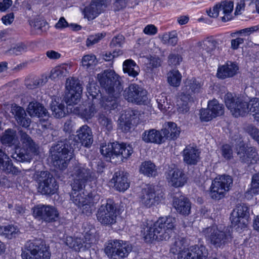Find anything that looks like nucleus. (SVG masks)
<instances>
[{
	"label": "nucleus",
	"instance_id": "nucleus-1",
	"mask_svg": "<svg viewBox=\"0 0 259 259\" xmlns=\"http://www.w3.org/2000/svg\"><path fill=\"white\" fill-rule=\"evenodd\" d=\"M76 133L75 136H70L64 141H58L52 147L53 163L57 168L65 169L72 158L75 149H79L81 145L89 147L93 143L92 130L88 125L85 124L81 126Z\"/></svg>",
	"mask_w": 259,
	"mask_h": 259
},
{
	"label": "nucleus",
	"instance_id": "nucleus-2",
	"mask_svg": "<svg viewBox=\"0 0 259 259\" xmlns=\"http://www.w3.org/2000/svg\"><path fill=\"white\" fill-rule=\"evenodd\" d=\"M100 85L107 95L101 97V105L105 110H113L118 106V99L123 91L119 76L114 71L105 70L98 74Z\"/></svg>",
	"mask_w": 259,
	"mask_h": 259
},
{
	"label": "nucleus",
	"instance_id": "nucleus-3",
	"mask_svg": "<svg viewBox=\"0 0 259 259\" xmlns=\"http://www.w3.org/2000/svg\"><path fill=\"white\" fill-rule=\"evenodd\" d=\"M176 219L171 217L159 218L150 227H146L141 230V234L147 242L153 240H168L175 227Z\"/></svg>",
	"mask_w": 259,
	"mask_h": 259
},
{
	"label": "nucleus",
	"instance_id": "nucleus-4",
	"mask_svg": "<svg viewBox=\"0 0 259 259\" xmlns=\"http://www.w3.org/2000/svg\"><path fill=\"white\" fill-rule=\"evenodd\" d=\"M186 240L184 238L178 237L175 239L172 244L170 251L174 254H178V259H206L208 250L202 244L190 246L185 250Z\"/></svg>",
	"mask_w": 259,
	"mask_h": 259
},
{
	"label": "nucleus",
	"instance_id": "nucleus-5",
	"mask_svg": "<svg viewBox=\"0 0 259 259\" xmlns=\"http://www.w3.org/2000/svg\"><path fill=\"white\" fill-rule=\"evenodd\" d=\"M201 233L206 241L217 249H223L232 241V237L229 232L219 229L217 226L204 228Z\"/></svg>",
	"mask_w": 259,
	"mask_h": 259
},
{
	"label": "nucleus",
	"instance_id": "nucleus-6",
	"mask_svg": "<svg viewBox=\"0 0 259 259\" xmlns=\"http://www.w3.org/2000/svg\"><path fill=\"white\" fill-rule=\"evenodd\" d=\"M20 133L22 148L18 152L16 151L13 155V158L19 161H30L34 156L38 154V145L27 134L22 131H20Z\"/></svg>",
	"mask_w": 259,
	"mask_h": 259
},
{
	"label": "nucleus",
	"instance_id": "nucleus-7",
	"mask_svg": "<svg viewBox=\"0 0 259 259\" xmlns=\"http://www.w3.org/2000/svg\"><path fill=\"white\" fill-rule=\"evenodd\" d=\"M21 256L23 259H50L51 253L42 240H34L26 242Z\"/></svg>",
	"mask_w": 259,
	"mask_h": 259
},
{
	"label": "nucleus",
	"instance_id": "nucleus-8",
	"mask_svg": "<svg viewBox=\"0 0 259 259\" xmlns=\"http://www.w3.org/2000/svg\"><path fill=\"white\" fill-rule=\"evenodd\" d=\"M98 208L96 216L98 221L105 226L111 225L116 222L117 216V206L111 199H107Z\"/></svg>",
	"mask_w": 259,
	"mask_h": 259
},
{
	"label": "nucleus",
	"instance_id": "nucleus-9",
	"mask_svg": "<svg viewBox=\"0 0 259 259\" xmlns=\"http://www.w3.org/2000/svg\"><path fill=\"white\" fill-rule=\"evenodd\" d=\"M101 154L106 157L116 156L121 160L127 159L134 152L132 145L117 142L108 143L102 146L100 149Z\"/></svg>",
	"mask_w": 259,
	"mask_h": 259
},
{
	"label": "nucleus",
	"instance_id": "nucleus-10",
	"mask_svg": "<svg viewBox=\"0 0 259 259\" xmlns=\"http://www.w3.org/2000/svg\"><path fill=\"white\" fill-rule=\"evenodd\" d=\"M37 191L42 195L50 196L55 194L59 186L53 175L47 171H41L36 174Z\"/></svg>",
	"mask_w": 259,
	"mask_h": 259
},
{
	"label": "nucleus",
	"instance_id": "nucleus-11",
	"mask_svg": "<svg viewBox=\"0 0 259 259\" xmlns=\"http://www.w3.org/2000/svg\"><path fill=\"white\" fill-rule=\"evenodd\" d=\"M162 190L153 185H147L142 189L140 195L141 204L147 208L158 204L164 198Z\"/></svg>",
	"mask_w": 259,
	"mask_h": 259
},
{
	"label": "nucleus",
	"instance_id": "nucleus-12",
	"mask_svg": "<svg viewBox=\"0 0 259 259\" xmlns=\"http://www.w3.org/2000/svg\"><path fill=\"white\" fill-rule=\"evenodd\" d=\"M224 100L227 108L235 117L244 116L249 112V103L231 93L225 95Z\"/></svg>",
	"mask_w": 259,
	"mask_h": 259
},
{
	"label": "nucleus",
	"instance_id": "nucleus-13",
	"mask_svg": "<svg viewBox=\"0 0 259 259\" xmlns=\"http://www.w3.org/2000/svg\"><path fill=\"white\" fill-rule=\"evenodd\" d=\"M132 246L120 240H111L105 248L106 254L110 258L120 259L126 257L132 251Z\"/></svg>",
	"mask_w": 259,
	"mask_h": 259
},
{
	"label": "nucleus",
	"instance_id": "nucleus-14",
	"mask_svg": "<svg viewBox=\"0 0 259 259\" xmlns=\"http://www.w3.org/2000/svg\"><path fill=\"white\" fill-rule=\"evenodd\" d=\"M65 87L67 92L63 98V101L66 103L67 108L72 110V108L68 106L76 105L80 101L82 91L81 84L78 79L70 77L67 79Z\"/></svg>",
	"mask_w": 259,
	"mask_h": 259
},
{
	"label": "nucleus",
	"instance_id": "nucleus-15",
	"mask_svg": "<svg viewBox=\"0 0 259 259\" xmlns=\"http://www.w3.org/2000/svg\"><path fill=\"white\" fill-rule=\"evenodd\" d=\"M233 184V179L230 176H222L214 179L211 184L209 195L215 200H220L224 197Z\"/></svg>",
	"mask_w": 259,
	"mask_h": 259
},
{
	"label": "nucleus",
	"instance_id": "nucleus-16",
	"mask_svg": "<svg viewBox=\"0 0 259 259\" xmlns=\"http://www.w3.org/2000/svg\"><path fill=\"white\" fill-rule=\"evenodd\" d=\"M74 181L72 184L73 190H82L88 181L94 178V173L85 164H76L72 171Z\"/></svg>",
	"mask_w": 259,
	"mask_h": 259
},
{
	"label": "nucleus",
	"instance_id": "nucleus-17",
	"mask_svg": "<svg viewBox=\"0 0 259 259\" xmlns=\"http://www.w3.org/2000/svg\"><path fill=\"white\" fill-rule=\"evenodd\" d=\"M32 210L33 215L35 219L47 223L56 222L60 219L59 211L52 205L38 204Z\"/></svg>",
	"mask_w": 259,
	"mask_h": 259
},
{
	"label": "nucleus",
	"instance_id": "nucleus-18",
	"mask_svg": "<svg viewBox=\"0 0 259 259\" xmlns=\"http://www.w3.org/2000/svg\"><path fill=\"white\" fill-rule=\"evenodd\" d=\"M123 96L128 102L139 105L146 104L148 100L147 91L136 83L131 84L126 88Z\"/></svg>",
	"mask_w": 259,
	"mask_h": 259
},
{
	"label": "nucleus",
	"instance_id": "nucleus-19",
	"mask_svg": "<svg viewBox=\"0 0 259 259\" xmlns=\"http://www.w3.org/2000/svg\"><path fill=\"white\" fill-rule=\"evenodd\" d=\"M239 161L247 165L255 163L258 160V156L254 148L246 147L244 144H240L236 148Z\"/></svg>",
	"mask_w": 259,
	"mask_h": 259
},
{
	"label": "nucleus",
	"instance_id": "nucleus-20",
	"mask_svg": "<svg viewBox=\"0 0 259 259\" xmlns=\"http://www.w3.org/2000/svg\"><path fill=\"white\" fill-rule=\"evenodd\" d=\"M107 0H92L90 4L82 11L84 18L93 20L97 17L106 8Z\"/></svg>",
	"mask_w": 259,
	"mask_h": 259
},
{
	"label": "nucleus",
	"instance_id": "nucleus-21",
	"mask_svg": "<svg viewBox=\"0 0 259 259\" xmlns=\"http://www.w3.org/2000/svg\"><path fill=\"white\" fill-rule=\"evenodd\" d=\"M197 46L199 52L205 58L215 55L217 53H219L218 43L213 39L208 38L198 42Z\"/></svg>",
	"mask_w": 259,
	"mask_h": 259
},
{
	"label": "nucleus",
	"instance_id": "nucleus-22",
	"mask_svg": "<svg viewBox=\"0 0 259 259\" xmlns=\"http://www.w3.org/2000/svg\"><path fill=\"white\" fill-rule=\"evenodd\" d=\"M168 183L175 187L183 186L187 182V177L183 170L179 168H172L166 173Z\"/></svg>",
	"mask_w": 259,
	"mask_h": 259
},
{
	"label": "nucleus",
	"instance_id": "nucleus-23",
	"mask_svg": "<svg viewBox=\"0 0 259 259\" xmlns=\"http://www.w3.org/2000/svg\"><path fill=\"white\" fill-rule=\"evenodd\" d=\"M72 111L74 114L87 120L92 118L97 111L95 105L91 102H84L73 107Z\"/></svg>",
	"mask_w": 259,
	"mask_h": 259
},
{
	"label": "nucleus",
	"instance_id": "nucleus-24",
	"mask_svg": "<svg viewBox=\"0 0 259 259\" xmlns=\"http://www.w3.org/2000/svg\"><path fill=\"white\" fill-rule=\"evenodd\" d=\"M249 218V208L244 203L238 204L231 214L230 220L233 225H238L241 220H247Z\"/></svg>",
	"mask_w": 259,
	"mask_h": 259
},
{
	"label": "nucleus",
	"instance_id": "nucleus-25",
	"mask_svg": "<svg viewBox=\"0 0 259 259\" xmlns=\"http://www.w3.org/2000/svg\"><path fill=\"white\" fill-rule=\"evenodd\" d=\"M111 183L114 184L115 189L119 192H124L130 185L127 176L122 171H118L114 173L111 180Z\"/></svg>",
	"mask_w": 259,
	"mask_h": 259
},
{
	"label": "nucleus",
	"instance_id": "nucleus-26",
	"mask_svg": "<svg viewBox=\"0 0 259 259\" xmlns=\"http://www.w3.org/2000/svg\"><path fill=\"white\" fill-rule=\"evenodd\" d=\"M183 160L188 165H196L199 161L200 152L196 147L187 146L183 151Z\"/></svg>",
	"mask_w": 259,
	"mask_h": 259
},
{
	"label": "nucleus",
	"instance_id": "nucleus-27",
	"mask_svg": "<svg viewBox=\"0 0 259 259\" xmlns=\"http://www.w3.org/2000/svg\"><path fill=\"white\" fill-rule=\"evenodd\" d=\"M184 84L182 89V93L186 95L190 96L193 94L200 92L203 82L200 79L192 77L187 79Z\"/></svg>",
	"mask_w": 259,
	"mask_h": 259
},
{
	"label": "nucleus",
	"instance_id": "nucleus-28",
	"mask_svg": "<svg viewBox=\"0 0 259 259\" xmlns=\"http://www.w3.org/2000/svg\"><path fill=\"white\" fill-rule=\"evenodd\" d=\"M174 207L177 211L183 215H188L191 212V203L189 199L184 196L174 197Z\"/></svg>",
	"mask_w": 259,
	"mask_h": 259
},
{
	"label": "nucleus",
	"instance_id": "nucleus-29",
	"mask_svg": "<svg viewBox=\"0 0 259 259\" xmlns=\"http://www.w3.org/2000/svg\"><path fill=\"white\" fill-rule=\"evenodd\" d=\"M142 138L147 143L160 144L165 141L161 132L154 128L145 131Z\"/></svg>",
	"mask_w": 259,
	"mask_h": 259
},
{
	"label": "nucleus",
	"instance_id": "nucleus-30",
	"mask_svg": "<svg viewBox=\"0 0 259 259\" xmlns=\"http://www.w3.org/2000/svg\"><path fill=\"white\" fill-rule=\"evenodd\" d=\"M238 70V67L236 63L228 62L218 68L217 76L221 79L231 77L236 74Z\"/></svg>",
	"mask_w": 259,
	"mask_h": 259
},
{
	"label": "nucleus",
	"instance_id": "nucleus-31",
	"mask_svg": "<svg viewBox=\"0 0 259 259\" xmlns=\"http://www.w3.org/2000/svg\"><path fill=\"white\" fill-rule=\"evenodd\" d=\"M161 132L164 140L165 139L170 140L177 139L180 135L181 131L176 123L173 122H168L164 124Z\"/></svg>",
	"mask_w": 259,
	"mask_h": 259
},
{
	"label": "nucleus",
	"instance_id": "nucleus-32",
	"mask_svg": "<svg viewBox=\"0 0 259 259\" xmlns=\"http://www.w3.org/2000/svg\"><path fill=\"white\" fill-rule=\"evenodd\" d=\"M84 230L82 234L84 238L82 239V242L84 244V246L85 248H89L91 246V244L96 241L95 234L96 232L94 227L88 224H83Z\"/></svg>",
	"mask_w": 259,
	"mask_h": 259
},
{
	"label": "nucleus",
	"instance_id": "nucleus-33",
	"mask_svg": "<svg viewBox=\"0 0 259 259\" xmlns=\"http://www.w3.org/2000/svg\"><path fill=\"white\" fill-rule=\"evenodd\" d=\"M27 112L31 116L42 117L48 116V112L47 109L41 104L37 102H30L27 108Z\"/></svg>",
	"mask_w": 259,
	"mask_h": 259
},
{
	"label": "nucleus",
	"instance_id": "nucleus-34",
	"mask_svg": "<svg viewBox=\"0 0 259 259\" xmlns=\"http://www.w3.org/2000/svg\"><path fill=\"white\" fill-rule=\"evenodd\" d=\"M219 6L221 11H222L224 15L222 17V20L223 22H227L232 19V12L233 10L234 4L232 1H223L222 2Z\"/></svg>",
	"mask_w": 259,
	"mask_h": 259
},
{
	"label": "nucleus",
	"instance_id": "nucleus-35",
	"mask_svg": "<svg viewBox=\"0 0 259 259\" xmlns=\"http://www.w3.org/2000/svg\"><path fill=\"white\" fill-rule=\"evenodd\" d=\"M140 172L149 177H155L157 175V168L151 161H145L142 163Z\"/></svg>",
	"mask_w": 259,
	"mask_h": 259
},
{
	"label": "nucleus",
	"instance_id": "nucleus-36",
	"mask_svg": "<svg viewBox=\"0 0 259 259\" xmlns=\"http://www.w3.org/2000/svg\"><path fill=\"white\" fill-rule=\"evenodd\" d=\"M123 70L124 73H127L130 76L136 77L140 71L139 66L134 61L127 59L123 63Z\"/></svg>",
	"mask_w": 259,
	"mask_h": 259
},
{
	"label": "nucleus",
	"instance_id": "nucleus-37",
	"mask_svg": "<svg viewBox=\"0 0 259 259\" xmlns=\"http://www.w3.org/2000/svg\"><path fill=\"white\" fill-rule=\"evenodd\" d=\"M259 193V172L252 175L250 187L245 193V197L248 198Z\"/></svg>",
	"mask_w": 259,
	"mask_h": 259
},
{
	"label": "nucleus",
	"instance_id": "nucleus-38",
	"mask_svg": "<svg viewBox=\"0 0 259 259\" xmlns=\"http://www.w3.org/2000/svg\"><path fill=\"white\" fill-rule=\"evenodd\" d=\"M13 164L9 160V158L0 149V170L10 173L13 172Z\"/></svg>",
	"mask_w": 259,
	"mask_h": 259
},
{
	"label": "nucleus",
	"instance_id": "nucleus-39",
	"mask_svg": "<svg viewBox=\"0 0 259 259\" xmlns=\"http://www.w3.org/2000/svg\"><path fill=\"white\" fill-rule=\"evenodd\" d=\"M82 66L87 71L93 70L98 64V60L94 54L86 55L81 59Z\"/></svg>",
	"mask_w": 259,
	"mask_h": 259
},
{
	"label": "nucleus",
	"instance_id": "nucleus-40",
	"mask_svg": "<svg viewBox=\"0 0 259 259\" xmlns=\"http://www.w3.org/2000/svg\"><path fill=\"white\" fill-rule=\"evenodd\" d=\"M71 195V200L78 207L81 208V205L84 202H88L89 197H87L83 193H81L80 190H73Z\"/></svg>",
	"mask_w": 259,
	"mask_h": 259
},
{
	"label": "nucleus",
	"instance_id": "nucleus-41",
	"mask_svg": "<svg viewBox=\"0 0 259 259\" xmlns=\"http://www.w3.org/2000/svg\"><path fill=\"white\" fill-rule=\"evenodd\" d=\"M208 107L211 111L213 118L224 114V107L217 100L210 101L208 103Z\"/></svg>",
	"mask_w": 259,
	"mask_h": 259
},
{
	"label": "nucleus",
	"instance_id": "nucleus-42",
	"mask_svg": "<svg viewBox=\"0 0 259 259\" xmlns=\"http://www.w3.org/2000/svg\"><path fill=\"white\" fill-rule=\"evenodd\" d=\"M67 68L66 65L58 66L54 68L51 71L50 78L56 79L66 76L69 73Z\"/></svg>",
	"mask_w": 259,
	"mask_h": 259
},
{
	"label": "nucleus",
	"instance_id": "nucleus-43",
	"mask_svg": "<svg viewBox=\"0 0 259 259\" xmlns=\"http://www.w3.org/2000/svg\"><path fill=\"white\" fill-rule=\"evenodd\" d=\"M16 140V131L11 128L6 130L2 137V142L4 144L13 145Z\"/></svg>",
	"mask_w": 259,
	"mask_h": 259
},
{
	"label": "nucleus",
	"instance_id": "nucleus-44",
	"mask_svg": "<svg viewBox=\"0 0 259 259\" xmlns=\"http://www.w3.org/2000/svg\"><path fill=\"white\" fill-rule=\"evenodd\" d=\"M66 244L75 251L79 250L83 246L82 239L80 238H73L71 236L66 237Z\"/></svg>",
	"mask_w": 259,
	"mask_h": 259
},
{
	"label": "nucleus",
	"instance_id": "nucleus-45",
	"mask_svg": "<svg viewBox=\"0 0 259 259\" xmlns=\"http://www.w3.org/2000/svg\"><path fill=\"white\" fill-rule=\"evenodd\" d=\"M181 74L178 70H173L167 74V81L173 87H178L181 81Z\"/></svg>",
	"mask_w": 259,
	"mask_h": 259
},
{
	"label": "nucleus",
	"instance_id": "nucleus-46",
	"mask_svg": "<svg viewBox=\"0 0 259 259\" xmlns=\"http://www.w3.org/2000/svg\"><path fill=\"white\" fill-rule=\"evenodd\" d=\"M52 115L56 118H61L65 115V106L62 103H53L51 105Z\"/></svg>",
	"mask_w": 259,
	"mask_h": 259
},
{
	"label": "nucleus",
	"instance_id": "nucleus-47",
	"mask_svg": "<svg viewBox=\"0 0 259 259\" xmlns=\"http://www.w3.org/2000/svg\"><path fill=\"white\" fill-rule=\"evenodd\" d=\"M249 105V112L252 114L254 120L259 123V99L255 98L251 100Z\"/></svg>",
	"mask_w": 259,
	"mask_h": 259
},
{
	"label": "nucleus",
	"instance_id": "nucleus-48",
	"mask_svg": "<svg viewBox=\"0 0 259 259\" xmlns=\"http://www.w3.org/2000/svg\"><path fill=\"white\" fill-rule=\"evenodd\" d=\"M87 96L89 98L91 97L93 99L97 98L98 97L101 96L99 87L95 83H89L87 86Z\"/></svg>",
	"mask_w": 259,
	"mask_h": 259
},
{
	"label": "nucleus",
	"instance_id": "nucleus-49",
	"mask_svg": "<svg viewBox=\"0 0 259 259\" xmlns=\"http://www.w3.org/2000/svg\"><path fill=\"white\" fill-rule=\"evenodd\" d=\"M27 47L23 43L20 42L15 45L8 50V53L12 55H20L27 51Z\"/></svg>",
	"mask_w": 259,
	"mask_h": 259
},
{
	"label": "nucleus",
	"instance_id": "nucleus-50",
	"mask_svg": "<svg viewBox=\"0 0 259 259\" xmlns=\"http://www.w3.org/2000/svg\"><path fill=\"white\" fill-rule=\"evenodd\" d=\"M105 36V32L98 33L95 34L89 35L86 40L87 46L90 47L97 44Z\"/></svg>",
	"mask_w": 259,
	"mask_h": 259
},
{
	"label": "nucleus",
	"instance_id": "nucleus-51",
	"mask_svg": "<svg viewBox=\"0 0 259 259\" xmlns=\"http://www.w3.org/2000/svg\"><path fill=\"white\" fill-rule=\"evenodd\" d=\"M12 113L14 115V117L18 124H22V121L20 120V118L24 115H26V112L25 110L20 106H17L15 104L12 105L11 107Z\"/></svg>",
	"mask_w": 259,
	"mask_h": 259
},
{
	"label": "nucleus",
	"instance_id": "nucleus-52",
	"mask_svg": "<svg viewBox=\"0 0 259 259\" xmlns=\"http://www.w3.org/2000/svg\"><path fill=\"white\" fill-rule=\"evenodd\" d=\"M162 40L164 43H167L174 46L178 42L177 34L175 31L171 32L169 33H165L162 36Z\"/></svg>",
	"mask_w": 259,
	"mask_h": 259
},
{
	"label": "nucleus",
	"instance_id": "nucleus-53",
	"mask_svg": "<svg viewBox=\"0 0 259 259\" xmlns=\"http://www.w3.org/2000/svg\"><path fill=\"white\" fill-rule=\"evenodd\" d=\"M99 122L103 128L108 131H110L113 128V121L112 119L104 115H101L98 119Z\"/></svg>",
	"mask_w": 259,
	"mask_h": 259
},
{
	"label": "nucleus",
	"instance_id": "nucleus-54",
	"mask_svg": "<svg viewBox=\"0 0 259 259\" xmlns=\"http://www.w3.org/2000/svg\"><path fill=\"white\" fill-rule=\"evenodd\" d=\"M18 232V229L13 225L5 226L3 230V234L8 239H12L13 237H15Z\"/></svg>",
	"mask_w": 259,
	"mask_h": 259
},
{
	"label": "nucleus",
	"instance_id": "nucleus-55",
	"mask_svg": "<svg viewBox=\"0 0 259 259\" xmlns=\"http://www.w3.org/2000/svg\"><path fill=\"white\" fill-rule=\"evenodd\" d=\"M156 101L158 104V108L162 112L166 111L167 108H169L167 98L165 94H161L159 96Z\"/></svg>",
	"mask_w": 259,
	"mask_h": 259
},
{
	"label": "nucleus",
	"instance_id": "nucleus-56",
	"mask_svg": "<svg viewBox=\"0 0 259 259\" xmlns=\"http://www.w3.org/2000/svg\"><path fill=\"white\" fill-rule=\"evenodd\" d=\"M88 202L83 203L81 207L82 208V212L87 216H90L92 214V211L94 208V203L91 201L90 198L88 199Z\"/></svg>",
	"mask_w": 259,
	"mask_h": 259
},
{
	"label": "nucleus",
	"instance_id": "nucleus-57",
	"mask_svg": "<svg viewBox=\"0 0 259 259\" xmlns=\"http://www.w3.org/2000/svg\"><path fill=\"white\" fill-rule=\"evenodd\" d=\"M91 166L92 170L96 171L98 173H101L105 167V163L101 159H97L91 162Z\"/></svg>",
	"mask_w": 259,
	"mask_h": 259
},
{
	"label": "nucleus",
	"instance_id": "nucleus-58",
	"mask_svg": "<svg viewBox=\"0 0 259 259\" xmlns=\"http://www.w3.org/2000/svg\"><path fill=\"white\" fill-rule=\"evenodd\" d=\"M221 150L223 157L226 160H230L233 158V150L230 145H224Z\"/></svg>",
	"mask_w": 259,
	"mask_h": 259
},
{
	"label": "nucleus",
	"instance_id": "nucleus-59",
	"mask_svg": "<svg viewBox=\"0 0 259 259\" xmlns=\"http://www.w3.org/2000/svg\"><path fill=\"white\" fill-rule=\"evenodd\" d=\"M124 40V36L121 34H118L112 38L110 46L111 48L120 47L123 44Z\"/></svg>",
	"mask_w": 259,
	"mask_h": 259
},
{
	"label": "nucleus",
	"instance_id": "nucleus-60",
	"mask_svg": "<svg viewBox=\"0 0 259 259\" xmlns=\"http://www.w3.org/2000/svg\"><path fill=\"white\" fill-rule=\"evenodd\" d=\"M161 60L158 57H152L147 63V68L152 70L154 68H157L161 65Z\"/></svg>",
	"mask_w": 259,
	"mask_h": 259
},
{
	"label": "nucleus",
	"instance_id": "nucleus-61",
	"mask_svg": "<svg viewBox=\"0 0 259 259\" xmlns=\"http://www.w3.org/2000/svg\"><path fill=\"white\" fill-rule=\"evenodd\" d=\"M30 24L35 29L43 31L44 28L46 26L47 23L44 20L34 19L30 21Z\"/></svg>",
	"mask_w": 259,
	"mask_h": 259
},
{
	"label": "nucleus",
	"instance_id": "nucleus-62",
	"mask_svg": "<svg viewBox=\"0 0 259 259\" xmlns=\"http://www.w3.org/2000/svg\"><path fill=\"white\" fill-rule=\"evenodd\" d=\"M200 119L202 121H208L211 120L213 117L211 113L209 108L207 109H202L200 110Z\"/></svg>",
	"mask_w": 259,
	"mask_h": 259
},
{
	"label": "nucleus",
	"instance_id": "nucleus-63",
	"mask_svg": "<svg viewBox=\"0 0 259 259\" xmlns=\"http://www.w3.org/2000/svg\"><path fill=\"white\" fill-rule=\"evenodd\" d=\"M124 118L123 115H122L119 123V127L123 132L127 133L131 130L132 121L129 119H125L124 121Z\"/></svg>",
	"mask_w": 259,
	"mask_h": 259
},
{
	"label": "nucleus",
	"instance_id": "nucleus-64",
	"mask_svg": "<svg viewBox=\"0 0 259 259\" xmlns=\"http://www.w3.org/2000/svg\"><path fill=\"white\" fill-rule=\"evenodd\" d=\"M139 111L137 110L128 109L125 112V119H129L132 121L133 119H136L139 116Z\"/></svg>",
	"mask_w": 259,
	"mask_h": 259
}]
</instances>
